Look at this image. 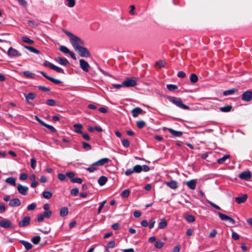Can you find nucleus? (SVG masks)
<instances>
[{"label":"nucleus","instance_id":"f257e3e1","mask_svg":"<svg viewBox=\"0 0 252 252\" xmlns=\"http://www.w3.org/2000/svg\"><path fill=\"white\" fill-rule=\"evenodd\" d=\"M167 99L169 101L176 105L177 107L185 110H189V107L184 104L182 100L180 98H178L174 96H168Z\"/></svg>","mask_w":252,"mask_h":252},{"label":"nucleus","instance_id":"f03ea898","mask_svg":"<svg viewBox=\"0 0 252 252\" xmlns=\"http://www.w3.org/2000/svg\"><path fill=\"white\" fill-rule=\"evenodd\" d=\"M70 42L71 43L74 50L78 49L79 47L85 45V42L79 37L75 36L73 38H70Z\"/></svg>","mask_w":252,"mask_h":252},{"label":"nucleus","instance_id":"7ed1b4c3","mask_svg":"<svg viewBox=\"0 0 252 252\" xmlns=\"http://www.w3.org/2000/svg\"><path fill=\"white\" fill-rule=\"evenodd\" d=\"M75 51L77 52L79 54V55L82 57L87 58L90 57L91 56V54L89 52L88 49L86 47H83V46L79 47Z\"/></svg>","mask_w":252,"mask_h":252},{"label":"nucleus","instance_id":"20e7f679","mask_svg":"<svg viewBox=\"0 0 252 252\" xmlns=\"http://www.w3.org/2000/svg\"><path fill=\"white\" fill-rule=\"evenodd\" d=\"M137 85V81L134 78H127L123 82V85L125 87H134Z\"/></svg>","mask_w":252,"mask_h":252},{"label":"nucleus","instance_id":"39448f33","mask_svg":"<svg viewBox=\"0 0 252 252\" xmlns=\"http://www.w3.org/2000/svg\"><path fill=\"white\" fill-rule=\"evenodd\" d=\"M7 54L10 58L18 57L21 56V54L16 49L10 47L7 51Z\"/></svg>","mask_w":252,"mask_h":252},{"label":"nucleus","instance_id":"423d86ee","mask_svg":"<svg viewBox=\"0 0 252 252\" xmlns=\"http://www.w3.org/2000/svg\"><path fill=\"white\" fill-rule=\"evenodd\" d=\"M80 67L85 72H88L90 68V65L88 63L83 59L79 60Z\"/></svg>","mask_w":252,"mask_h":252},{"label":"nucleus","instance_id":"0eeeda50","mask_svg":"<svg viewBox=\"0 0 252 252\" xmlns=\"http://www.w3.org/2000/svg\"><path fill=\"white\" fill-rule=\"evenodd\" d=\"M218 214L221 220L228 221L232 224H235V220L232 218H230V217H229L228 216H227L220 212H218Z\"/></svg>","mask_w":252,"mask_h":252},{"label":"nucleus","instance_id":"6e6552de","mask_svg":"<svg viewBox=\"0 0 252 252\" xmlns=\"http://www.w3.org/2000/svg\"><path fill=\"white\" fill-rule=\"evenodd\" d=\"M17 188L18 192L23 195H26L29 190L28 187L23 186L20 184L17 185Z\"/></svg>","mask_w":252,"mask_h":252},{"label":"nucleus","instance_id":"1a4fd4ad","mask_svg":"<svg viewBox=\"0 0 252 252\" xmlns=\"http://www.w3.org/2000/svg\"><path fill=\"white\" fill-rule=\"evenodd\" d=\"M252 176V173L250 171H245L241 173L239 177L242 180H244L246 181L249 180Z\"/></svg>","mask_w":252,"mask_h":252},{"label":"nucleus","instance_id":"9d476101","mask_svg":"<svg viewBox=\"0 0 252 252\" xmlns=\"http://www.w3.org/2000/svg\"><path fill=\"white\" fill-rule=\"evenodd\" d=\"M31 218L29 216L24 217L19 222V226L20 227H23L28 226L30 222Z\"/></svg>","mask_w":252,"mask_h":252},{"label":"nucleus","instance_id":"9b49d317","mask_svg":"<svg viewBox=\"0 0 252 252\" xmlns=\"http://www.w3.org/2000/svg\"><path fill=\"white\" fill-rule=\"evenodd\" d=\"M242 98L246 101H251L252 100V92L250 91H246L243 94Z\"/></svg>","mask_w":252,"mask_h":252},{"label":"nucleus","instance_id":"f8f14e48","mask_svg":"<svg viewBox=\"0 0 252 252\" xmlns=\"http://www.w3.org/2000/svg\"><path fill=\"white\" fill-rule=\"evenodd\" d=\"M0 226L4 228L12 227L10 221L6 219H3L0 221Z\"/></svg>","mask_w":252,"mask_h":252},{"label":"nucleus","instance_id":"ddd939ff","mask_svg":"<svg viewBox=\"0 0 252 252\" xmlns=\"http://www.w3.org/2000/svg\"><path fill=\"white\" fill-rule=\"evenodd\" d=\"M186 184L189 189L194 190L195 189L196 187V180L194 179L191 180L187 182Z\"/></svg>","mask_w":252,"mask_h":252},{"label":"nucleus","instance_id":"4468645a","mask_svg":"<svg viewBox=\"0 0 252 252\" xmlns=\"http://www.w3.org/2000/svg\"><path fill=\"white\" fill-rule=\"evenodd\" d=\"M21 205V201L18 198H14L10 200L9 205L11 207H16Z\"/></svg>","mask_w":252,"mask_h":252},{"label":"nucleus","instance_id":"2eb2a0df","mask_svg":"<svg viewBox=\"0 0 252 252\" xmlns=\"http://www.w3.org/2000/svg\"><path fill=\"white\" fill-rule=\"evenodd\" d=\"M248 198V196L247 194H243L241 196L237 197L235 198V201L238 204L243 203L245 202Z\"/></svg>","mask_w":252,"mask_h":252},{"label":"nucleus","instance_id":"dca6fc26","mask_svg":"<svg viewBox=\"0 0 252 252\" xmlns=\"http://www.w3.org/2000/svg\"><path fill=\"white\" fill-rule=\"evenodd\" d=\"M109 161L110 159L108 158H103L94 162V165H96L97 166H103L105 164L109 162Z\"/></svg>","mask_w":252,"mask_h":252},{"label":"nucleus","instance_id":"f3484780","mask_svg":"<svg viewBox=\"0 0 252 252\" xmlns=\"http://www.w3.org/2000/svg\"><path fill=\"white\" fill-rule=\"evenodd\" d=\"M143 112V110L140 107H136L133 109L131 111L132 116L134 118H136L138 116L141 114Z\"/></svg>","mask_w":252,"mask_h":252},{"label":"nucleus","instance_id":"a211bd4d","mask_svg":"<svg viewBox=\"0 0 252 252\" xmlns=\"http://www.w3.org/2000/svg\"><path fill=\"white\" fill-rule=\"evenodd\" d=\"M168 130L173 136L175 137H181L183 135L182 131L175 130L171 128H168Z\"/></svg>","mask_w":252,"mask_h":252},{"label":"nucleus","instance_id":"6ab92c4d","mask_svg":"<svg viewBox=\"0 0 252 252\" xmlns=\"http://www.w3.org/2000/svg\"><path fill=\"white\" fill-rule=\"evenodd\" d=\"M166 185L172 189H176L178 188L177 183L176 181L171 180L166 183Z\"/></svg>","mask_w":252,"mask_h":252},{"label":"nucleus","instance_id":"aec40b11","mask_svg":"<svg viewBox=\"0 0 252 252\" xmlns=\"http://www.w3.org/2000/svg\"><path fill=\"white\" fill-rule=\"evenodd\" d=\"M56 61L60 64L63 65H66L68 63V62L67 59L65 58H62L61 57H58Z\"/></svg>","mask_w":252,"mask_h":252},{"label":"nucleus","instance_id":"412c9836","mask_svg":"<svg viewBox=\"0 0 252 252\" xmlns=\"http://www.w3.org/2000/svg\"><path fill=\"white\" fill-rule=\"evenodd\" d=\"M167 225V221L164 219H162L160 220L158 223V229H164Z\"/></svg>","mask_w":252,"mask_h":252},{"label":"nucleus","instance_id":"4be33fe9","mask_svg":"<svg viewBox=\"0 0 252 252\" xmlns=\"http://www.w3.org/2000/svg\"><path fill=\"white\" fill-rule=\"evenodd\" d=\"M107 181V178L105 176H102L98 179V184L102 186L104 185Z\"/></svg>","mask_w":252,"mask_h":252},{"label":"nucleus","instance_id":"5701e85b","mask_svg":"<svg viewBox=\"0 0 252 252\" xmlns=\"http://www.w3.org/2000/svg\"><path fill=\"white\" fill-rule=\"evenodd\" d=\"M20 242L25 247L27 250H29L32 247V245L29 242L24 240H21Z\"/></svg>","mask_w":252,"mask_h":252},{"label":"nucleus","instance_id":"b1692460","mask_svg":"<svg viewBox=\"0 0 252 252\" xmlns=\"http://www.w3.org/2000/svg\"><path fill=\"white\" fill-rule=\"evenodd\" d=\"M73 127L74 128V131L78 133H82V125L81 124H75L74 125Z\"/></svg>","mask_w":252,"mask_h":252},{"label":"nucleus","instance_id":"393cba45","mask_svg":"<svg viewBox=\"0 0 252 252\" xmlns=\"http://www.w3.org/2000/svg\"><path fill=\"white\" fill-rule=\"evenodd\" d=\"M5 182L13 186L16 185V179L13 177H9L6 178L5 179Z\"/></svg>","mask_w":252,"mask_h":252},{"label":"nucleus","instance_id":"a878e982","mask_svg":"<svg viewBox=\"0 0 252 252\" xmlns=\"http://www.w3.org/2000/svg\"><path fill=\"white\" fill-rule=\"evenodd\" d=\"M68 213V210L66 207H62L60 210V216L61 217H65L67 215Z\"/></svg>","mask_w":252,"mask_h":252},{"label":"nucleus","instance_id":"bb28decb","mask_svg":"<svg viewBox=\"0 0 252 252\" xmlns=\"http://www.w3.org/2000/svg\"><path fill=\"white\" fill-rule=\"evenodd\" d=\"M238 90L236 89H232L231 90H226L223 92V94L224 95H228L234 94L235 92H237Z\"/></svg>","mask_w":252,"mask_h":252},{"label":"nucleus","instance_id":"cd10ccee","mask_svg":"<svg viewBox=\"0 0 252 252\" xmlns=\"http://www.w3.org/2000/svg\"><path fill=\"white\" fill-rule=\"evenodd\" d=\"M229 157H230V156L228 155H224L222 158H219L217 160V162L219 164H222L223 163H224L225 161V160L226 159H228L229 158Z\"/></svg>","mask_w":252,"mask_h":252},{"label":"nucleus","instance_id":"c85d7f7f","mask_svg":"<svg viewBox=\"0 0 252 252\" xmlns=\"http://www.w3.org/2000/svg\"><path fill=\"white\" fill-rule=\"evenodd\" d=\"M23 74L26 77L29 78H34L35 74L29 71H25L23 72Z\"/></svg>","mask_w":252,"mask_h":252},{"label":"nucleus","instance_id":"c756f323","mask_svg":"<svg viewBox=\"0 0 252 252\" xmlns=\"http://www.w3.org/2000/svg\"><path fill=\"white\" fill-rule=\"evenodd\" d=\"M35 97V95L33 93H29L27 95H26V100L28 103H30L29 100H33L34 99Z\"/></svg>","mask_w":252,"mask_h":252},{"label":"nucleus","instance_id":"7c9ffc66","mask_svg":"<svg viewBox=\"0 0 252 252\" xmlns=\"http://www.w3.org/2000/svg\"><path fill=\"white\" fill-rule=\"evenodd\" d=\"M25 48L32 53H34L37 54L40 53V51L39 50H37L33 47L25 46Z\"/></svg>","mask_w":252,"mask_h":252},{"label":"nucleus","instance_id":"2f4dec72","mask_svg":"<svg viewBox=\"0 0 252 252\" xmlns=\"http://www.w3.org/2000/svg\"><path fill=\"white\" fill-rule=\"evenodd\" d=\"M51 69L55 70L57 72L63 73V74L64 73V70H63V69L54 65V64H53Z\"/></svg>","mask_w":252,"mask_h":252},{"label":"nucleus","instance_id":"473e14b6","mask_svg":"<svg viewBox=\"0 0 252 252\" xmlns=\"http://www.w3.org/2000/svg\"><path fill=\"white\" fill-rule=\"evenodd\" d=\"M42 195L46 199H50L52 196V193L50 191H44Z\"/></svg>","mask_w":252,"mask_h":252},{"label":"nucleus","instance_id":"72a5a7b5","mask_svg":"<svg viewBox=\"0 0 252 252\" xmlns=\"http://www.w3.org/2000/svg\"><path fill=\"white\" fill-rule=\"evenodd\" d=\"M96 165H94V163H93L90 167L86 168V170L90 173L93 172L97 169L96 167Z\"/></svg>","mask_w":252,"mask_h":252},{"label":"nucleus","instance_id":"f704fd0d","mask_svg":"<svg viewBox=\"0 0 252 252\" xmlns=\"http://www.w3.org/2000/svg\"><path fill=\"white\" fill-rule=\"evenodd\" d=\"M232 108L231 106L227 105L224 107H222L220 108V111L223 112H229Z\"/></svg>","mask_w":252,"mask_h":252},{"label":"nucleus","instance_id":"c9c22d12","mask_svg":"<svg viewBox=\"0 0 252 252\" xmlns=\"http://www.w3.org/2000/svg\"><path fill=\"white\" fill-rule=\"evenodd\" d=\"M130 190L129 189H125L121 193V196L123 198H127L129 196Z\"/></svg>","mask_w":252,"mask_h":252},{"label":"nucleus","instance_id":"e433bc0d","mask_svg":"<svg viewBox=\"0 0 252 252\" xmlns=\"http://www.w3.org/2000/svg\"><path fill=\"white\" fill-rule=\"evenodd\" d=\"M198 79V77L195 74L192 73L190 75V80L191 82L193 83H196L197 82Z\"/></svg>","mask_w":252,"mask_h":252},{"label":"nucleus","instance_id":"4c0bfd02","mask_svg":"<svg viewBox=\"0 0 252 252\" xmlns=\"http://www.w3.org/2000/svg\"><path fill=\"white\" fill-rule=\"evenodd\" d=\"M41 239V238L39 236H36L33 237L31 241L34 244H37L39 243Z\"/></svg>","mask_w":252,"mask_h":252},{"label":"nucleus","instance_id":"58836bf2","mask_svg":"<svg viewBox=\"0 0 252 252\" xmlns=\"http://www.w3.org/2000/svg\"><path fill=\"white\" fill-rule=\"evenodd\" d=\"M141 165H136L134 166L133 168V171L134 173H139L142 171Z\"/></svg>","mask_w":252,"mask_h":252},{"label":"nucleus","instance_id":"ea45409f","mask_svg":"<svg viewBox=\"0 0 252 252\" xmlns=\"http://www.w3.org/2000/svg\"><path fill=\"white\" fill-rule=\"evenodd\" d=\"M60 50L63 53L65 54H69L70 51L65 46H61L60 47Z\"/></svg>","mask_w":252,"mask_h":252},{"label":"nucleus","instance_id":"a19ab883","mask_svg":"<svg viewBox=\"0 0 252 252\" xmlns=\"http://www.w3.org/2000/svg\"><path fill=\"white\" fill-rule=\"evenodd\" d=\"M22 39L24 42H25L27 43L31 44H32L34 43V41L33 40L30 39L29 37H26V36L23 37Z\"/></svg>","mask_w":252,"mask_h":252},{"label":"nucleus","instance_id":"79ce46f5","mask_svg":"<svg viewBox=\"0 0 252 252\" xmlns=\"http://www.w3.org/2000/svg\"><path fill=\"white\" fill-rule=\"evenodd\" d=\"M178 88L177 86L175 85L168 84L167 85V89L169 91H174Z\"/></svg>","mask_w":252,"mask_h":252},{"label":"nucleus","instance_id":"37998d69","mask_svg":"<svg viewBox=\"0 0 252 252\" xmlns=\"http://www.w3.org/2000/svg\"><path fill=\"white\" fill-rule=\"evenodd\" d=\"M186 220L189 222H192L195 221V218L191 215H188L186 217Z\"/></svg>","mask_w":252,"mask_h":252},{"label":"nucleus","instance_id":"c03bdc74","mask_svg":"<svg viewBox=\"0 0 252 252\" xmlns=\"http://www.w3.org/2000/svg\"><path fill=\"white\" fill-rule=\"evenodd\" d=\"M82 146L83 148L87 151L90 150L92 149V146L89 143L85 142L82 143Z\"/></svg>","mask_w":252,"mask_h":252},{"label":"nucleus","instance_id":"a18cd8bd","mask_svg":"<svg viewBox=\"0 0 252 252\" xmlns=\"http://www.w3.org/2000/svg\"><path fill=\"white\" fill-rule=\"evenodd\" d=\"M146 125V123L143 121H139L136 123V126L139 128H143Z\"/></svg>","mask_w":252,"mask_h":252},{"label":"nucleus","instance_id":"49530a36","mask_svg":"<svg viewBox=\"0 0 252 252\" xmlns=\"http://www.w3.org/2000/svg\"><path fill=\"white\" fill-rule=\"evenodd\" d=\"M164 243L160 241H156L155 243V247L158 249L161 248L163 246Z\"/></svg>","mask_w":252,"mask_h":252},{"label":"nucleus","instance_id":"de8ad7c7","mask_svg":"<svg viewBox=\"0 0 252 252\" xmlns=\"http://www.w3.org/2000/svg\"><path fill=\"white\" fill-rule=\"evenodd\" d=\"M36 207V204L35 203H32L27 206V210L28 211L33 210Z\"/></svg>","mask_w":252,"mask_h":252},{"label":"nucleus","instance_id":"09e8293b","mask_svg":"<svg viewBox=\"0 0 252 252\" xmlns=\"http://www.w3.org/2000/svg\"><path fill=\"white\" fill-rule=\"evenodd\" d=\"M43 126H44L45 127H46V128H47L48 129H50L52 132H54L56 131V130L54 127H53L52 126L48 125V124H46L45 123H44Z\"/></svg>","mask_w":252,"mask_h":252},{"label":"nucleus","instance_id":"8fccbe9b","mask_svg":"<svg viewBox=\"0 0 252 252\" xmlns=\"http://www.w3.org/2000/svg\"><path fill=\"white\" fill-rule=\"evenodd\" d=\"M67 2V5L69 7H73L75 4L74 0H66Z\"/></svg>","mask_w":252,"mask_h":252},{"label":"nucleus","instance_id":"3c124183","mask_svg":"<svg viewBox=\"0 0 252 252\" xmlns=\"http://www.w3.org/2000/svg\"><path fill=\"white\" fill-rule=\"evenodd\" d=\"M46 104L49 106H55L56 105V101L52 99H48L46 101Z\"/></svg>","mask_w":252,"mask_h":252},{"label":"nucleus","instance_id":"603ef678","mask_svg":"<svg viewBox=\"0 0 252 252\" xmlns=\"http://www.w3.org/2000/svg\"><path fill=\"white\" fill-rule=\"evenodd\" d=\"M106 200L103 201L98 208L97 213L99 214L101 213L102 209L104 207V205L106 204Z\"/></svg>","mask_w":252,"mask_h":252},{"label":"nucleus","instance_id":"864d4df0","mask_svg":"<svg viewBox=\"0 0 252 252\" xmlns=\"http://www.w3.org/2000/svg\"><path fill=\"white\" fill-rule=\"evenodd\" d=\"M36 160L33 158H32L31 159V167L32 168V169H35V167H36Z\"/></svg>","mask_w":252,"mask_h":252},{"label":"nucleus","instance_id":"5fc2aeb1","mask_svg":"<svg viewBox=\"0 0 252 252\" xmlns=\"http://www.w3.org/2000/svg\"><path fill=\"white\" fill-rule=\"evenodd\" d=\"M49 80L56 84H60L62 83V82L60 80L55 79L52 77L49 78Z\"/></svg>","mask_w":252,"mask_h":252},{"label":"nucleus","instance_id":"6e6d98bb","mask_svg":"<svg viewBox=\"0 0 252 252\" xmlns=\"http://www.w3.org/2000/svg\"><path fill=\"white\" fill-rule=\"evenodd\" d=\"M28 24L30 26L33 28H35L37 26V24L35 22L32 20H29L28 21Z\"/></svg>","mask_w":252,"mask_h":252},{"label":"nucleus","instance_id":"4d7b16f0","mask_svg":"<svg viewBox=\"0 0 252 252\" xmlns=\"http://www.w3.org/2000/svg\"><path fill=\"white\" fill-rule=\"evenodd\" d=\"M122 144L124 147L127 148L129 146V142L127 139H124L122 141Z\"/></svg>","mask_w":252,"mask_h":252},{"label":"nucleus","instance_id":"13d9d810","mask_svg":"<svg viewBox=\"0 0 252 252\" xmlns=\"http://www.w3.org/2000/svg\"><path fill=\"white\" fill-rule=\"evenodd\" d=\"M164 62L163 61H159L156 63V65L158 68H161L164 66Z\"/></svg>","mask_w":252,"mask_h":252},{"label":"nucleus","instance_id":"bf43d9fd","mask_svg":"<svg viewBox=\"0 0 252 252\" xmlns=\"http://www.w3.org/2000/svg\"><path fill=\"white\" fill-rule=\"evenodd\" d=\"M71 182H73V183H78V184H81L82 183V179L80 178H72L71 180Z\"/></svg>","mask_w":252,"mask_h":252},{"label":"nucleus","instance_id":"052dcab7","mask_svg":"<svg viewBox=\"0 0 252 252\" xmlns=\"http://www.w3.org/2000/svg\"><path fill=\"white\" fill-rule=\"evenodd\" d=\"M71 195L76 196L79 193V189L78 188H73L71 189L70 192Z\"/></svg>","mask_w":252,"mask_h":252},{"label":"nucleus","instance_id":"680f3d73","mask_svg":"<svg viewBox=\"0 0 252 252\" xmlns=\"http://www.w3.org/2000/svg\"><path fill=\"white\" fill-rule=\"evenodd\" d=\"M115 242L114 241H111L109 242L107 245V249L112 248L115 247Z\"/></svg>","mask_w":252,"mask_h":252},{"label":"nucleus","instance_id":"e2e57ef3","mask_svg":"<svg viewBox=\"0 0 252 252\" xmlns=\"http://www.w3.org/2000/svg\"><path fill=\"white\" fill-rule=\"evenodd\" d=\"M207 202L213 207L219 210H220V208L219 206L217 205L216 204L211 202V201L208 200Z\"/></svg>","mask_w":252,"mask_h":252},{"label":"nucleus","instance_id":"0e129e2a","mask_svg":"<svg viewBox=\"0 0 252 252\" xmlns=\"http://www.w3.org/2000/svg\"><path fill=\"white\" fill-rule=\"evenodd\" d=\"M59 179L62 181H64L66 178V175L63 173H59L58 175Z\"/></svg>","mask_w":252,"mask_h":252},{"label":"nucleus","instance_id":"69168bd1","mask_svg":"<svg viewBox=\"0 0 252 252\" xmlns=\"http://www.w3.org/2000/svg\"><path fill=\"white\" fill-rule=\"evenodd\" d=\"M42 215L44 218H49L51 216L52 213L50 211H47L45 212Z\"/></svg>","mask_w":252,"mask_h":252},{"label":"nucleus","instance_id":"338daca9","mask_svg":"<svg viewBox=\"0 0 252 252\" xmlns=\"http://www.w3.org/2000/svg\"><path fill=\"white\" fill-rule=\"evenodd\" d=\"M155 223L156 221L154 219L151 220L148 224L149 228L150 229L154 228Z\"/></svg>","mask_w":252,"mask_h":252},{"label":"nucleus","instance_id":"774afa93","mask_svg":"<svg viewBox=\"0 0 252 252\" xmlns=\"http://www.w3.org/2000/svg\"><path fill=\"white\" fill-rule=\"evenodd\" d=\"M38 88H39V89H40V90L44 91V92H47V91H50V89L49 88L44 87L43 86H39L38 87Z\"/></svg>","mask_w":252,"mask_h":252}]
</instances>
